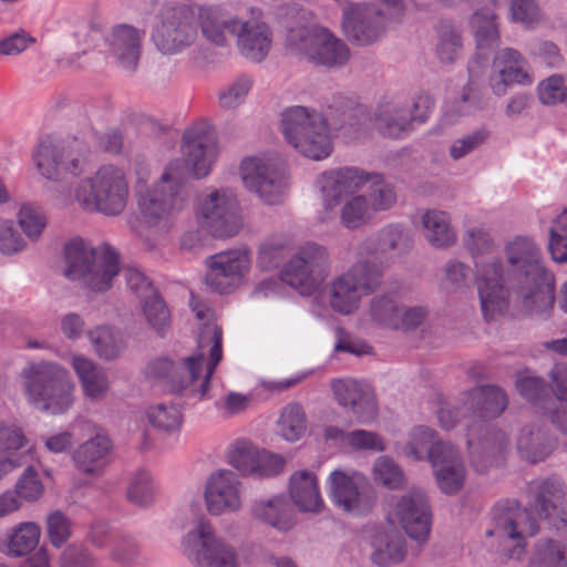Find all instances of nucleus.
<instances>
[{
  "instance_id": "obj_1",
  "label": "nucleus",
  "mask_w": 567,
  "mask_h": 567,
  "mask_svg": "<svg viewBox=\"0 0 567 567\" xmlns=\"http://www.w3.org/2000/svg\"><path fill=\"white\" fill-rule=\"evenodd\" d=\"M529 492V511L516 501H505L494 507V527L486 535L496 537L509 557H519L527 537L538 532L533 514L548 520L556 529L567 526V492L561 482L554 478L533 482Z\"/></svg>"
},
{
  "instance_id": "obj_2",
  "label": "nucleus",
  "mask_w": 567,
  "mask_h": 567,
  "mask_svg": "<svg viewBox=\"0 0 567 567\" xmlns=\"http://www.w3.org/2000/svg\"><path fill=\"white\" fill-rule=\"evenodd\" d=\"M221 329L214 322H206L198 337V352L182 362L163 358L151 362L146 373L154 379L166 381L173 392L202 400L208 392L210 378L223 358Z\"/></svg>"
},
{
  "instance_id": "obj_3",
  "label": "nucleus",
  "mask_w": 567,
  "mask_h": 567,
  "mask_svg": "<svg viewBox=\"0 0 567 567\" xmlns=\"http://www.w3.org/2000/svg\"><path fill=\"white\" fill-rule=\"evenodd\" d=\"M189 199L185 164L181 159L172 161L165 166L161 177L138 196L140 235H166L173 228L175 217L186 208Z\"/></svg>"
},
{
  "instance_id": "obj_4",
  "label": "nucleus",
  "mask_w": 567,
  "mask_h": 567,
  "mask_svg": "<svg viewBox=\"0 0 567 567\" xmlns=\"http://www.w3.org/2000/svg\"><path fill=\"white\" fill-rule=\"evenodd\" d=\"M511 275L526 308L537 312L554 303V280L542 262L539 247L527 237H516L505 248Z\"/></svg>"
},
{
  "instance_id": "obj_5",
  "label": "nucleus",
  "mask_w": 567,
  "mask_h": 567,
  "mask_svg": "<svg viewBox=\"0 0 567 567\" xmlns=\"http://www.w3.org/2000/svg\"><path fill=\"white\" fill-rule=\"evenodd\" d=\"M64 259V276L94 292L111 289L120 272V255L113 248L103 246L95 249L81 238L65 245Z\"/></svg>"
},
{
  "instance_id": "obj_6",
  "label": "nucleus",
  "mask_w": 567,
  "mask_h": 567,
  "mask_svg": "<svg viewBox=\"0 0 567 567\" xmlns=\"http://www.w3.org/2000/svg\"><path fill=\"white\" fill-rule=\"evenodd\" d=\"M130 187L125 172L115 165H103L82 179L74 189V199L87 213L121 215L128 202Z\"/></svg>"
},
{
  "instance_id": "obj_7",
  "label": "nucleus",
  "mask_w": 567,
  "mask_h": 567,
  "mask_svg": "<svg viewBox=\"0 0 567 567\" xmlns=\"http://www.w3.org/2000/svg\"><path fill=\"white\" fill-rule=\"evenodd\" d=\"M30 403L53 415L65 413L73 404L74 384L69 372L53 363L31 364L22 371Z\"/></svg>"
},
{
  "instance_id": "obj_8",
  "label": "nucleus",
  "mask_w": 567,
  "mask_h": 567,
  "mask_svg": "<svg viewBox=\"0 0 567 567\" xmlns=\"http://www.w3.org/2000/svg\"><path fill=\"white\" fill-rule=\"evenodd\" d=\"M281 131L296 151L305 157L321 161L330 156L333 150L327 120L319 113L302 106L284 112Z\"/></svg>"
},
{
  "instance_id": "obj_9",
  "label": "nucleus",
  "mask_w": 567,
  "mask_h": 567,
  "mask_svg": "<svg viewBox=\"0 0 567 567\" xmlns=\"http://www.w3.org/2000/svg\"><path fill=\"white\" fill-rule=\"evenodd\" d=\"M287 43L293 53L329 69L343 66L350 59L348 45L322 27L291 29Z\"/></svg>"
},
{
  "instance_id": "obj_10",
  "label": "nucleus",
  "mask_w": 567,
  "mask_h": 567,
  "mask_svg": "<svg viewBox=\"0 0 567 567\" xmlns=\"http://www.w3.org/2000/svg\"><path fill=\"white\" fill-rule=\"evenodd\" d=\"M383 277V268L374 261H358L337 277L329 288V305L341 313L351 315L360 307L362 295L373 292Z\"/></svg>"
},
{
  "instance_id": "obj_11",
  "label": "nucleus",
  "mask_w": 567,
  "mask_h": 567,
  "mask_svg": "<svg viewBox=\"0 0 567 567\" xmlns=\"http://www.w3.org/2000/svg\"><path fill=\"white\" fill-rule=\"evenodd\" d=\"M152 32V40L164 55H175L192 47L198 37L195 11L185 6L164 8Z\"/></svg>"
},
{
  "instance_id": "obj_12",
  "label": "nucleus",
  "mask_w": 567,
  "mask_h": 567,
  "mask_svg": "<svg viewBox=\"0 0 567 567\" xmlns=\"http://www.w3.org/2000/svg\"><path fill=\"white\" fill-rule=\"evenodd\" d=\"M382 9L373 4H351L343 11V29L350 41L369 44L377 41L388 21L398 20L404 12L403 0H378Z\"/></svg>"
},
{
  "instance_id": "obj_13",
  "label": "nucleus",
  "mask_w": 567,
  "mask_h": 567,
  "mask_svg": "<svg viewBox=\"0 0 567 567\" xmlns=\"http://www.w3.org/2000/svg\"><path fill=\"white\" fill-rule=\"evenodd\" d=\"M330 259L327 249L316 243L301 246L281 270V280L301 295H312L328 276Z\"/></svg>"
},
{
  "instance_id": "obj_14",
  "label": "nucleus",
  "mask_w": 567,
  "mask_h": 567,
  "mask_svg": "<svg viewBox=\"0 0 567 567\" xmlns=\"http://www.w3.org/2000/svg\"><path fill=\"white\" fill-rule=\"evenodd\" d=\"M239 204L236 194L229 188L214 189L198 203L199 223L213 236L227 238L237 235L241 228Z\"/></svg>"
},
{
  "instance_id": "obj_15",
  "label": "nucleus",
  "mask_w": 567,
  "mask_h": 567,
  "mask_svg": "<svg viewBox=\"0 0 567 567\" xmlns=\"http://www.w3.org/2000/svg\"><path fill=\"white\" fill-rule=\"evenodd\" d=\"M185 551L193 556L199 567H238L237 553L233 546L215 535L213 526L200 520L184 540Z\"/></svg>"
},
{
  "instance_id": "obj_16",
  "label": "nucleus",
  "mask_w": 567,
  "mask_h": 567,
  "mask_svg": "<svg viewBox=\"0 0 567 567\" xmlns=\"http://www.w3.org/2000/svg\"><path fill=\"white\" fill-rule=\"evenodd\" d=\"M389 519L400 525L411 539L424 544L429 539L432 525V512L426 495L420 489H413L395 498Z\"/></svg>"
},
{
  "instance_id": "obj_17",
  "label": "nucleus",
  "mask_w": 567,
  "mask_h": 567,
  "mask_svg": "<svg viewBox=\"0 0 567 567\" xmlns=\"http://www.w3.org/2000/svg\"><path fill=\"white\" fill-rule=\"evenodd\" d=\"M87 148L74 141L68 147H60L53 142L41 141L34 161L39 172L48 179H59L65 173L80 175L86 165Z\"/></svg>"
},
{
  "instance_id": "obj_18",
  "label": "nucleus",
  "mask_w": 567,
  "mask_h": 567,
  "mask_svg": "<svg viewBox=\"0 0 567 567\" xmlns=\"http://www.w3.org/2000/svg\"><path fill=\"white\" fill-rule=\"evenodd\" d=\"M330 496L343 512L362 515L374 505L365 477L354 471L336 470L329 476Z\"/></svg>"
},
{
  "instance_id": "obj_19",
  "label": "nucleus",
  "mask_w": 567,
  "mask_h": 567,
  "mask_svg": "<svg viewBox=\"0 0 567 567\" xmlns=\"http://www.w3.org/2000/svg\"><path fill=\"white\" fill-rule=\"evenodd\" d=\"M251 261V252L245 247L210 256L206 259V284L219 293L228 292L249 272Z\"/></svg>"
},
{
  "instance_id": "obj_20",
  "label": "nucleus",
  "mask_w": 567,
  "mask_h": 567,
  "mask_svg": "<svg viewBox=\"0 0 567 567\" xmlns=\"http://www.w3.org/2000/svg\"><path fill=\"white\" fill-rule=\"evenodd\" d=\"M240 175L246 188L256 193L266 204L280 202V172L275 159L266 156L247 157L240 164Z\"/></svg>"
},
{
  "instance_id": "obj_21",
  "label": "nucleus",
  "mask_w": 567,
  "mask_h": 567,
  "mask_svg": "<svg viewBox=\"0 0 567 567\" xmlns=\"http://www.w3.org/2000/svg\"><path fill=\"white\" fill-rule=\"evenodd\" d=\"M534 79L526 59L515 49L505 48L493 58L488 85L497 96L507 93L512 85H530Z\"/></svg>"
},
{
  "instance_id": "obj_22",
  "label": "nucleus",
  "mask_w": 567,
  "mask_h": 567,
  "mask_svg": "<svg viewBox=\"0 0 567 567\" xmlns=\"http://www.w3.org/2000/svg\"><path fill=\"white\" fill-rule=\"evenodd\" d=\"M478 295L482 311L486 319H493L508 307V290L503 285V271L499 259L488 264L476 261Z\"/></svg>"
},
{
  "instance_id": "obj_23",
  "label": "nucleus",
  "mask_w": 567,
  "mask_h": 567,
  "mask_svg": "<svg viewBox=\"0 0 567 567\" xmlns=\"http://www.w3.org/2000/svg\"><path fill=\"white\" fill-rule=\"evenodd\" d=\"M228 462L241 474L257 477L275 476L285 465L280 456L259 450L247 441H237L230 446Z\"/></svg>"
},
{
  "instance_id": "obj_24",
  "label": "nucleus",
  "mask_w": 567,
  "mask_h": 567,
  "mask_svg": "<svg viewBox=\"0 0 567 567\" xmlns=\"http://www.w3.org/2000/svg\"><path fill=\"white\" fill-rule=\"evenodd\" d=\"M241 482L229 470L213 473L206 484L207 511L215 516L237 512L241 507Z\"/></svg>"
},
{
  "instance_id": "obj_25",
  "label": "nucleus",
  "mask_w": 567,
  "mask_h": 567,
  "mask_svg": "<svg viewBox=\"0 0 567 567\" xmlns=\"http://www.w3.org/2000/svg\"><path fill=\"white\" fill-rule=\"evenodd\" d=\"M252 17L246 21H234L230 34L237 37L240 53L255 62H261L269 53L272 34L268 24L261 20L259 10L251 11Z\"/></svg>"
},
{
  "instance_id": "obj_26",
  "label": "nucleus",
  "mask_w": 567,
  "mask_h": 567,
  "mask_svg": "<svg viewBox=\"0 0 567 567\" xmlns=\"http://www.w3.org/2000/svg\"><path fill=\"white\" fill-rule=\"evenodd\" d=\"M331 389L337 402L351 410L358 422L369 423L377 416V402L368 385L354 379H336Z\"/></svg>"
},
{
  "instance_id": "obj_27",
  "label": "nucleus",
  "mask_w": 567,
  "mask_h": 567,
  "mask_svg": "<svg viewBox=\"0 0 567 567\" xmlns=\"http://www.w3.org/2000/svg\"><path fill=\"white\" fill-rule=\"evenodd\" d=\"M111 450L112 442L110 437L105 434L96 433L93 437L78 446L73 452L72 458L80 472L97 476L105 468Z\"/></svg>"
},
{
  "instance_id": "obj_28",
  "label": "nucleus",
  "mask_w": 567,
  "mask_h": 567,
  "mask_svg": "<svg viewBox=\"0 0 567 567\" xmlns=\"http://www.w3.org/2000/svg\"><path fill=\"white\" fill-rule=\"evenodd\" d=\"M442 454L433 458L432 466L440 489L445 494H456L465 482V467L454 445L443 447Z\"/></svg>"
},
{
  "instance_id": "obj_29",
  "label": "nucleus",
  "mask_w": 567,
  "mask_h": 567,
  "mask_svg": "<svg viewBox=\"0 0 567 567\" xmlns=\"http://www.w3.org/2000/svg\"><path fill=\"white\" fill-rule=\"evenodd\" d=\"M144 31L132 25L122 24L113 29L110 38V50L121 65L135 70L141 56Z\"/></svg>"
},
{
  "instance_id": "obj_30",
  "label": "nucleus",
  "mask_w": 567,
  "mask_h": 567,
  "mask_svg": "<svg viewBox=\"0 0 567 567\" xmlns=\"http://www.w3.org/2000/svg\"><path fill=\"white\" fill-rule=\"evenodd\" d=\"M289 495L300 512L319 513L323 508L317 475L310 471L300 470L291 475Z\"/></svg>"
},
{
  "instance_id": "obj_31",
  "label": "nucleus",
  "mask_w": 567,
  "mask_h": 567,
  "mask_svg": "<svg viewBox=\"0 0 567 567\" xmlns=\"http://www.w3.org/2000/svg\"><path fill=\"white\" fill-rule=\"evenodd\" d=\"M72 367L80 380L84 395L92 401H102L110 389L105 370L82 355L72 358Z\"/></svg>"
},
{
  "instance_id": "obj_32",
  "label": "nucleus",
  "mask_w": 567,
  "mask_h": 567,
  "mask_svg": "<svg viewBox=\"0 0 567 567\" xmlns=\"http://www.w3.org/2000/svg\"><path fill=\"white\" fill-rule=\"evenodd\" d=\"M371 544V560L379 567L399 564L406 556L405 538L395 528L377 532Z\"/></svg>"
},
{
  "instance_id": "obj_33",
  "label": "nucleus",
  "mask_w": 567,
  "mask_h": 567,
  "mask_svg": "<svg viewBox=\"0 0 567 567\" xmlns=\"http://www.w3.org/2000/svg\"><path fill=\"white\" fill-rule=\"evenodd\" d=\"M252 516L279 530H288L295 523V513L284 496L258 499L251 506Z\"/></svg>"
},
{
  "instance_id": "obj_34",
  "label": "nucleus",
  "mask_w": 567,
  "mask_h": 567,
  "mask_svg": "<svg viewBox=\"0 0 567 567\" xmlns=\"http://www.w3.org/2000/svg\"><path fill=\"white\" fill-rule=\"evenodd\" d=\"M184 153L186 165L192 168L197 178H202L209 174L218 150L215 140L205 135L186 138Z\"/></svg>"
},
{
  "instance_id": "obj_35",
  "label": "nucleus",
  "mask_w": 567,
  "mask_h": 567,
  "mask_svg": "<svg viewBox=\"0 0 567 567\" xmlns=\"http://www.w3.org/2000/svg\"><path fill=\"white\" fill-rule=\"evenodd\" d=\"M374 127L386 137L399 138L410 130L411 118L404 106L398 103L380 105L373 115Z\"/></svg>"
},
{
  "instance_id": "obj_36",
  "label": "nucleus",
  "mask_w": 567,
  "mask_h": 567,
  "mask_svg": "<svg viewBox=\"0 0 567 567\" xmlns=\"http://www.w3.org/2000/svg\"><path fill=\"white\" fill-rule=\"evenodd\" d=\"M451 443L437 440L436 433L426 426H416L410 433L409 442L405 444L403 452L408 457L415 461L427 458L430 462L442 454L443 447L450 446Z\"/></svg>"
},
{
  "instance_id": "obj_37",
  "label": "nucleus",
  "mask_w": 567,
  "mask_h": 567,
  "mask_svg": "<svg viewBox=\"0 0 567 567\" xmlns=\"http://www.w3.org/2000/svg\"><path fill=\"white\" fill-rule=\"evenodd\" d=\"M408 244V234L398 225H389L383 227L375 237L368 238L362 244L360 254L373 256L378 259L389 251L405 248Z\"/></svg>"
},
{
  "instance_id": "obj_38",
  "label": "nucleus",
  "mask_w": 567,
  "mask_h": 567,
  "mask_svg": "<svg viewBox=\"0 0 567 567\" xmlns=\"http://www.w3.org/2000/svg\"><path fill=\"white\" fill-rule=\"evenodd\" d=\"M426 239L437 248L455 244L456 234L451 227V218L442 210H427L422 218Z\"/></svg>"
},
{
  "instance_id": "obj_39",
  "label": "nucleus",
  "mask_w": 567,
  "mask_h": 567,
  "mask_svg": "<svg viewBox=\"0 0 567 567\" xmlns=\"http://www.w3.org/2000/svg\"><path fill=\"white\" fill-rule=\"evenodd\" d=\"M470 398L475 404V413L482 419L497 417L507 406L508 400L505 392L494 385H485L473 389Z\"/></svg>"
},
{
  "instance_id": "obj_40",
  "label": "nucleus",
  "mask_w": 567,
  "mask_h": 567,
  "mask_svg": "<svg viewBox=\"0 0 567 567\" xmlns=\"http://www.w3.org/2000/svg\"><path fill=\"white\" fill-rule=\"evenodd\" d=\"M291 250V240L284 235L266 238L258 248L257 266L262 270L278 268Z\"/></svg>"
},
{
  "instance_id": "obj_41",
  "label": "nucleus",
  "mask_w": 567,
  "mask_h": 567,
  "mask_svg": "<svg viewBox=\"0 0 567 567\" xmlns=\"http://www.w3.org/2000/svg\"><path fill=\"white\" fill-rule=\"evenodd\" d=\"M400 307L393 292L379 293L369 301L367 312L373 323L394 330Z\"/></svg>"
},
{
  "instance_id": "obj_42",
  "label": "nucleus",
  "mask_w": 567,
  "mask_h": 567,
  "mask_svg": "<svg viewBox=\"0 0 567 567\" xmlns=\"http://www.w3.org/2000/svg\"><path fill=\"white\" fill-rule=\"evenodd\" d=\"M40 535L41 528L37 523H20L9 535L7 553L13 557H21L30 554L38 546Z\"/></svg>"
},
{
  "instance_id": "obj_43",
  "label": "nucleus",
  "mask_w": 567,
  "mask_h": 567,
  "mask_svg": "<svg viewBox=\"0 0 567 567\" xmlns=\"http://www.w3.org/2000/svg\"><path fill=\"white\" fill-rule=\"evenodd\" d=\"M278 432L287 441L296 442L307 430V416L301 404L288 403L282 408L278 422Z\"/></svg>"
},
{
  "instance_id": "obj_44",
  "label": "nucleus",
  "mask_w": 567,
  "mask_h": 567,
  "mask_svg": "<svg viewBox=\"0 0 567 567\" xmlns=\"http://www.w3.org/2000/svg\"><path fill=\"white\" fill-rule=\"evenodd\" d=\"M196 18L203 35L217 45L225 44L226 33H230V25L234 21H238V19H225L218 10L213 8H202Z\"/></svg>"
},
{
  "instance_id": "obj_45",
  "label": "nucleus",
  "mask_w": 567,
  "mask_h": 567,
  "mask_svg": "<svg viewBox=\"0 0 567 567\" xmlns=\"http://www.w3.org/2000/svg\"><path fill=\"white\" fill-rule=\"evenodd\" d=\"M374 216L365 195H355L344 200L340 210L341 224L350 229H358L370 223Z\"/></svg>"
},
{
  "instance_id": "obj_46",
  "label": "nucleus",
  "mask_w": 567,
  "mask_h": 567,
  "mask_svg": "<svg viewBox=\"0 0 567 567\" xmlns=\"http://www.w3.org/2000/svg\"><path fill=\"white\" fill-rule=\"evenodd\" d=\"M471 23L478 50L492 47L498 42L499 34L496 16L491 8L476 10Z\"/></svg>"
},
{
  "instance_id": "obj_47",
  "label": "nucleus",
  "mask_w": 567,
  "mask_h": 567,
  "mask_svg": "<svg viewBox=\"0 0 567 567\" xmlns=\"http://www.w3.org/2000/svg\"><path fill=\"white\" fill-rule=\"evenodd\" d=\"M517 447L524 458L532 463L543 461L550 452L540 429H524L518 437Z\"/></svg>"
},
{
  "instance_id": "obj_48",
  "label": "nucleus",
  "mask_w": 567,
  "mask_h": 567,
  "mask_svg": "<svg viewBox=\"0 0 567 567\" xmlns=\"http://www.w3.org/2000/svg\"><path fill=\"white\" fill-rule=\"evenodd\" d=\"M89 338L96 354L105 360L117 358L124 349L120 334L109 327L90 331Z\"/></svg>"
},
{
  "instance_id": "obj_49",
  "label": "nucleus",
  "mask_w": 567,
  "mask_h": 567,
  "mask_svg": "<svg viewBox=\"0 0 567 567\" xmlns=\"http://www.w3.org/2000/svg\"><path fill=\"white\" fill-rule=\"evenodd\" d=\"M436 55L442 63H453L463 49L461 32L452 24L442 23L439 28Z\"/></svg>"
},
{
  "instance_id": "obj_50",
  "label": "nucleus",
  "mask_w": 567,
  "mask_h": 567,
  "mask_svg": "<svg viewBox=\"0 0 567 567\" xmlns=\"http://www.w3.org/2000/svg\"><path fill=\"white\" fill-rule=\"evenodd\" d=\"M142 313L147 324L159 336H164L171 326L169 310L158 293L142 301Z\"/></svg>"
},
{
  "instance_id": "obj_51",
  "label": "nucleus",
  "mask_w": 567,
  "mask_h": 567,
  "mask_svg": "<svg viewBox=\"0 0 567 567\" xmlns=\"http://www.w3.org/2000/svg\"><path fill=\"white\" fill-rule=\"evenodd\" d=\"M368 184V195L365 196L374 214L388 210L395 204V190L391 184L384 181L382 175L373 174Z\"/></svg>"
},
{
  "instance_id": "obj_52",
  "label": "nucleus",
  "mask_w": 567,
  "mask_h": 567,
  "mask_svg": "<svg viewBox=\"0 0 567 567\" xmlns=\"http://www.w3.org/2000/svg\"><path fill=\"white\" fill-rule=\"evenodd\" d=\"M47 216L41 207L27 203L18 213V223L30 240H38L47 226Z\"/></svg>"
},
{
  "instance_id": "obj_53",
  "label": "nucleus",
  "mask_w": 567,
  "mask_h": 567,
  "mask_svg": "<svg viewBox=\"0 0 567 567\" xmlns=\"http://www.w3.org/2000/svg\"><path fill=\"white\" fill-rule=\"evenodd\" d=\"M464 244L475 258V262L488 264L493 259H497L496 257H487L486 260L482 258L485 255H489L495 247L492 236L484 228L475 227L468 229L464 236Z\"/></svg>"
},
{
  "instance_id": "obj_54",
  "label": "nucleus",
  "mask_w": 567,
  "mask_h": 567,
  "mask_svg": "<svg viewBox=\"0 0 567 567\" xmlns=\"http://www.w3.org/2000/svg\"><path fill=\"white\" fill-rule=\"evenodd\" d=\"M147 419L159 430L173 431L182 424V413L175 404L158 403L147 410Z\"/></svg>"
},
{
  "instance_id": "obj_55",
  "label": "nucleus",
  "mask_w": 567,
  "mask_h": 567,
  "mask_svg": "<svg viewBox=\"0 0 567 567\" xmlns=\"http://www.w3.org/2000/svg\"><path fill=\"white\" fill-rule=\"evenodd\" d=\"M532 561L538 567H565V548L555 540H540Z\"/></svg>"
},
{
  "instance_id": "obj_56",
  "label": "nucleus",
  "mask_w": 567,
  "mask_h": 567,
  "mask_svg": "<svg viewBox=\"0 0 567 567\" xmlns=\"http://www.w3.org/2000/svg\"><path fill=\"white\" fill-rule=\"evenodd\" d=\"M47 533L50 543L60 548L72 536V522L61 511H54L47 517Z\"/></svg>"
},
{
  "instance_id": "obj_57",
  "label": "nucleus",
  "mask_w": 567,
  "mask_h": 567,
  "mask_svg": "<svg viewBox=\"0 0 567 567\" xmlns=\"http://www.w3.org/2000/svg\"><path fill=\"white\" fill-rule=\"evenodd\" d=\"M549 252L553 260L567 262V210L556 219V226L550 229Z\"/></svg>"
},
{
  "instance_id": "obj_58",
  "label": "nucleus",
  "mask_w": 567,
  "mask_h": 567,
  "mask_svg": "<svg viewBox=\"0 0 567 567\" xmlns=\"http://www.w3.org/2000/svg\"><path fill=\"white\" fill-rule=\"evenodd\" d=\"M155 487L148 473L136 474L127 488L128 501L138 506H146L154 501Z\"/></svg>"
},
{
  "instance_id": "obj_59",
  "label": "nucleus",
  "mask_w": 567,
  "mask_h": 567,
  "mask_svg": "<svg viewBox=\"0 0 567 567\" xmlns=\"http://www.w3.org/2000/svg\"><path fill=\"white\" fill-rule=\"evenodd\" d=\"M374 478L382 485L396 489L403 486L404 475L400 467L389 457H379L373 466Z\"/></svg>"
},
{
  "instance_id": "obj_60",
  "label": "nucleus",
  "mask_w": 567,
  "mask_h": 567,
  "mask_svg": "<svg viewBox=\"0 0 567 567\" xmlns=\"http://www.w3.org/2000/svg\"><path fill=\"white\" fill-rule=\"evenodd\" d=\"M516 386L519 393L535 405L544 403L547 399L553 400L545 382L535 377H524L517 380Z\"/></svg>"
},
{
  "instance_id": "obj_61",
  "label": "nucleus",
  "mask_w": 567,
  "mask_h": 567,
  "mask_svg": "<svg viewBox=\"0 0 567 567\" xmlns=\"http://www.w3.org/2000/svg\"><path fill=\"white\" fill-rule=\"evenodd\" d=\"M44 487L37 472L28 466L14 486V494L28 502L37 501L43 494Z\"/></svg>"
},
{
  "instance_id": "obj_62",
  "label": "nucleus",
  "mask_w": 567,
  "mask_h": 567,
  "mask_svg": "<svg viewBox=\"0 0 567 567\" xmlns=\"http://www.w3.org/2000/svg\"><path fill=\"white\" fill-rule=\"evenodd\" d=\"M320 189L322 192L327 208L337 205L342 195L348 194L341 184L338 171L326 172L319 179Z\"/></svg>"
},
{
  "instance_id": "obj_63",
  "label": "nucleus",
  "mask_w": 567,
  "mask_h": 567,
  "mask_svg": "<svg viewBox=\"0 0 567 567\" xmlns=\"http://www.w3.org/2000/svg\"><path fill=\"white\" fill-rule=\"evenodd\" d=\"M567 89L560 75H551L538 85V96L543 104L550 105L563 102L566 99Z\"/></svg>"
},
{
  "instance_id": "obj_64",
  "label": "nucleus",
  "mask_w": 567,
  "mask_h": 567,
  "mask_svg": "<svg viewBox=\"0 0 567 567\" xmlns=\"http://www.w3.org/2000/svg\"><path fill=\"white\" fill-rule=\"evenodd\" d=\"M551 401L556 402L551 421L561 432L567 434V381L556 382Z\"/></svg>"
}]
</instances>
